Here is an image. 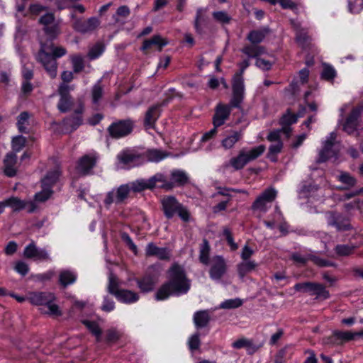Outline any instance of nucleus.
<instances>
[{"label": "nucleus", "instance_id": "1", "mask_svg": "<svg viewBox=\"0 0 363 363\" xmlns=\"http://www.w3.org/2000/svg\"><path fill=\"white\" fill-rule=\"evenodd\" d=\"M169 281L161 286L155 294L157 301H163L170 296H179L190 289L191 281L186 277L184 267L174 264L168 270Z\"/></svg>", "mask_w": 363, "mask_h": 363}, {"label": "nucleus", "instance_id": "2", "mask_svg": "<svg viewBox=\"0 0 363 363\" xmlns=\"http://www.w3.org/2000/svg\"><path fill=\"white\" fill-rule=\"evenodd\" d=\"M67 54V50L62 46H55L52 43L50 45L41 44L37 56L38 60L42 64L45 69L52 79L57 76V58L62 57Z\"/></svg>", "mask_w": 363, "mask_h": 363}, {"label": "nucleus", "instance_id": "3", "mask_svg": "<svg viewBox=\"0 0 363 363\" xmlns=\"http://www.w3.org/2000/svg\"><path fill=\"white\" fill-rule=\"evenodd\" d=\"M27 300L35 306H39L43 313L59 316L62 313L59 306L54 303L55 296L48 291H35L28 294Z\"/></svg>", "mask_w": 363, "mask_h": 363}, {"label": "nucleus", "instance_id": "4", "mask_svg": "<svg viewBox=\"0 0 363 363\" xmlns=\"http://www.w3.org/2000/svg\"><path fill=\"white\" fill-rule=\"evenodd\" d=\"M240 67L239 72H237L233 77V97L231 104L235 107H239L244 99L245 85L242 74L245 70L250 66L249 59L242 60L238 64Z\"/></svg>", "mask_w": 363, "mask_h": 363}, {"label": "nucleus", "instance_id": "5", "mask_svg": "<svg viewBox=\"0 0 363 363\" xmlns=\"http://www.w3.org/2000/svg\"><path fill=\"white\" fill-rule=\"evenodd\" d=\"M161 203L167 218L170 219L177 214L183 221H189L190 215L188 210L174 196L163 197Z\"/></svg>", "mask_w": 363, "mask_h": 363}, {"label": "nucleus", "instance_id": "6", "mask_svg": "<svg viewBox=\"0 0 363 363\" xmlns=\"http://www.w3.org/2000/svg\"><path fill=\"white\" fill-rule=\"evenodd\" d=\"M266 150L264 145H258L250 150L242 149L236 157L230 160V164L235 170L242 169L247 163L258 158Z\"/></svg>", "mask_w": 363, "mask_h": 363}, {"label": "nucleus", "instance_id": "7", "mask_svg": "<svg viewBox=\"0 0 363 363\" xmlns=\"http://www.w3.org/2000/svg\"><path fill=\"white\" fill-rule=\"evenodd\" d=\"M108 291L121 302L133 303L139 299V295L130 290L118 289V279L113 273L108 276Z\"/></svg>", "mask_w": 363, "mask_h": 363}, {"label": "nucleus", "instance_id": "8", "mask_svg": "<svg viewBox=\"0 0 363 363\" xmlns=\"http://www.w3.org/2000/svg\"><path fill=\"white\" fill-rule=\"evenodd\" d=\"M130 195L127 184H121L107 192L104 199L105 206L108 208L112 204L121 205L125 203Z\"/></svg>", "mask_w": 363, "mask_h": 363}, {"label": "nucleus", "instance_id": "9", "mask_svg": "<svg viewBox=\"0 0 363 363\" xmlns=\"http://www.w3.org/2000/svg\"><path fill=\"white\" fill-rule=\"evenodd\" d=\"M118 167L129 169L145 163L143 154H139L133 150H125L117 155Z\"/></svg>", "mask_w": 363, "mask_h": 363}, {"label": "nucleus", "instance_id": "10", "mask_svg": "<svg viewBox=\"0 0 363 363\" xmlns=\"http://www.w3.org/2000/svg\"><path fill=\"white\" fill-rule=\"evenodd\" d=\"M294 289L303 293H308L311 296H316L317 298L327 299L330 296L329 291H327L323 284L314 282H302L295 284Z\"/></svg>", "mask_w": 363, "mask_h": 363}, {"label": "nucleus", "instance_id": "11", "mask_svg": "<svg viewBox=\"0 0 363 363\" xmlns=\"http://www.w3.org/2000/svg\"><path fill=\"white\" fill-rule=\"evenodd\" d=\"M277 195V191L274 188L270 187L265 189L253 202L252 209L266 213L275 200Z\"/></svg>", "mask_w": 363, "mask_h": 363}, {"label": "nucleus", "instance_id": "12", "mask_svg": "<svg viewBox=\"0 0 363 363\" xmlns=\"http://www.w3.org/2000/svg\"><path fill=\"white\" fill-rule=\"evenodd\" d=\"M39 23L43 26L45 33L51 39L55 38L60 33L59 23L55 21L52 13H46L39 18Z\"/></svg>", "mask_w": 363, "mask_h": 363}, {"label": "nucleus", "instance_id": "13", "mask_svg": "<svg viewBox=\"0 0 363 363\" xmlns=\"http://www.w3.org/2000/svg\"><path fill=\"white\" fill-rule=\"evenodd\" d=\"M209 277L213 281H219L227 272L225 259L220 255L212 257L210 262Z\"/></svg>", "mask_w": 363, "mask_h": 363}, {"label": "nucleus", "instance_id": "14", "mask_svg": "<svg viewBox=\"0 0 363 363\" xmlns=\"http://www.w3.org/2000/svg\"><path fill=\"white\" fill-rule=\"evenodd\" d=\"M133 128V122L130 120H121L113 123L108 128L109 134L115 138H120L130 134Z\"/></svg>", "mask_w": 363, "mask_h": 363}, {"label": "nucleus", "instance_id": "15", "mask_svg": "<svg viewBox=\"0 0 363 363\" xmlns=\"http://www.w3.org/2000/svg\"><path fill=\"white\" fill-rule=\"evenodd\" d=\"M71 18L74 20L72 28L77 32L81 33H87L94 30L100 24L99 20L96 17H91L86 21L76 18L74 13L71 14Z\"/></svg>", "mask_w": 363, "mask_h": 363}, {"label": "nucleus", "instance_id": "16", "mask_svg": "<svg viewBox=\"0 0 363 363\" xmlns=\"http://www.w3.org/2000/svg\"><path fill=\"white\" fill-rule=\"evenodd\" d=\"M98 156L95 152L84 155L77 162V172L82 175H87L91 174L92 169L96 164Z\"/></svg>", "mask_w": 363, "mask_h": 363}, {"label": "nucleus", "instance_id": "17", "mask_svg": "<svg viewBox=\"0 0 363 363\" xmlns=\"http://www.w3.org/2000/svg\"><path fill=\"white\" fill-rule=\"evenodd\" d=\"M72 89H73V88L66 84H60L59 86L58 93L60 96V99L57 104V108L61 112H67L72 106V101L69 94V91Z\"/></svg>", "mask_w": 363, "mask_h": 363}, {"label": "nucleus", "instance_id": "18", "mask_svg": "<svg viewBox=\"0 0 363 363\" xmlns=\"http://www.w3.org/2000/svg\"><path fill=\"white\" fill-rule=\"evenodd\" d=\"M6 206L12 208L13 211H19L27 208L29 213H33L37 206L34 201L21 200L18 197L11 196L5 199Z\"/></svg>", "mask_w": 363, "mask_h": 363}, {"label": "nucleus", "instance_id": "19", "mask_svg": "<svg viewBox=\"0 0 363 363\" xmlns=\"http://www.w3.org/2000/svg\"><path fill=\"white\" fill-rule=\"evenodd\" d=\"M188 175L184 171L174 169L171 172L170 181L162 184L161 187L166 190H171L175 186H184L188 182Z\"/></svg>", "mask_w": 363, "mask_h": 363}, {"label": "nucleus", "instance_id": "20", "mask_svg": "<svg viewBox=\"0 0 363 363\" xmlns=\"http://www.w3.org/2000/svg\"><path fill=\"white\" fill-rule=\"evenodd\" d=\"M337 134L335 132H331L327 137L326 140L323 143V147L319 152L318 162H323L328 158L335 155V152L332 150L336 140Z\"/></svg>", "mask_w": 363, "mask_h": 363}, {"label": "nucleus", "instance_id": "21", "mask_svg": "<svg viewBox=\"0 0 363 363\" xmlns=\"http://www.w3.org/2000/svg\"><path fill=\"white\" fill-rule=\"evenodd\" d=\"M23 255L26 258L34 259L38 261L49 260L50 259L48 252L45 249L37 247L34 242H30L25 247Z\"/></svg>", "mask_w": 363, "mask_h": 363}, {"label": "nucleus", "instance_id": "22", "mask_svg": "<svg viewBox=\"0 0 363 363\" xmlns=\"http://www.w3.org/2000/svg\"><path fill=\"white\" fill-rule=\"evenodd\" d=\"M326 218L328 225L335 228L338 231H345L350 228L348 220L339 213L330 212Z\"/></svg>", "mask_w": 363, "mask_h": 363}, {"label": "nucleus", "instance_id": "23", "mask_svg": "<svg viewBox=\"0 0 363 363\" xmlns=\"http://www.w3.org/2000/svg\"><path fill=\"white\" fill-rule=\"evenodd\" d=\"M292 259L299 264H304L308 260H311L314 264L319 267H335L336 264L328 260L320 258L318 256L308 255L306 256L301 255L298 253H294L291 256Z\"/></svg>", "mask_w": 363, "mask_h": 363}, {"label": "nucleus", "instance_id": "24", "mask_svg": "<svg viewBox=\"0 0 363 363\" xmlns=\"http://www.w3.org/2000/svg\"><path fill=\"white\" fill-rule=\"evenodd\" d=\"M363 112V106L354 108L343 124V130L348 134L354 133L358 125V118Z\"/></svg>", "mask_w": 363, "mask_h": 363}, {"label": "nucleus", "instance_id": "25", "mask_svg": "<svg viewBox=\"0 0 363 363\" xmlns=\"http://www.w3.org/2000/svg\"><path fill=\"white\" fill-rule=\"evenodd\" d=\"M234 107L230 104V106L218 104L216 109V113L213 118V123L216 128H218L223 124H224L225 121L228 118L231 108Z\"/></svg>", "mask_w": 363, "mask_h": 363}, {"label": "nucleus", "instance_id": "26", "mask_svg": "<svg viewBox=\"0 0 363 363\" xmlns=\"http://www.w3.org/2000/svg\"><path fill=\"white\" fill-rule=\"evenodd\" d=\"M147 256H155L161 260H168L170 258V251L167 247H159L153 242H150L145 248Z\"/></svg>", "mask_w": 363, "mask_h": 363}, {"label": "nucleus", "instance_id": "27", "mask_svg": "<svg viewBox=\"0 0 363 363\" xmlns=\"http://www.w3.org/2000/svg\"><path fill=\"white\" fill-rule=\"evenodd\" d=\"M17 156L16 153L9 152L4 159V173L9 177H13L17 172Z\"/></svg>", "mask_w": 363, "mask_h": 363}, {"label": "nucleus", "instance_id": "28", "mask_svg": "<svg viewBox=\"0 0 363 363\" xmlns=\"http://www.w3.org/2000/svg\"><path fill=\"white\" fill-rule=\"evenodd\" d=\"M161 105H153L148 108L145 113L144 125L146 128H153L155 123L161 114Z\"/></svg>", "mask_w": 363, "mask_h": 363}, {"label": "nucleus", "instance_id": "29", "mask_svg": "<svg viewBox=\"0 0 363 363\" xmlns=\"http://www.w3.org/2000/svg\"><path fill=\"white\" fill-rule=\"evenodd\" d=\"M84 111V105L80 103L79 107L75 109L74 115L67 118L64 121L66 127L70 128L71 130L77 129L82 124V113Z\"/></svg>", "mask_w": 363, "mask_h": 363}, {"label": "nucleus", "instance_id": "30", "mask_svg": "<svg viewBox=\"0 0 363 363\" xmlns=\"http://www.w3.org/2000/svg\"><path fill=\"white\" fill-rule=\"evenodd\" d=\"M363 335V332L353 333L350 331H340L335 330L333 333L332 338L333 342L337 345L342 344L345 342H348L354 340L357 337Z\"/></svg>", "mask_w": 363, "mask_h": 363}, {"label": "nucleus", "instance_id": "31", "mask_svg": "<svg viewBox=\"0 0 363 363\" xmlns=\"http://www.w3.org/2000/svg\"><path fill=\"white\" fill-rule=\"evenodd\" d=\"M168 44L167 39L163 38L160 35H155L151 38L144 40L141 50L145 51L150 49L152 46H156L159 51H161L162 48Z\"/></svg>", "mask_w": 363, "mask_h": 363}, {"label": "nucleus", "instance_id": "32", "mask_svg": "<svg viewBox=\"0 0 363 363\" xmlns=\"http://www.w3.org/2000/svg\"><path fill=\"white\" fill-rule=\"evenodd\" d=\"M242 133L241 131L232 130L221 140V145L225 150H230L242 139Z\"/></svg>", "mask_w": 363, "mask_h": 363}, {"label": "nucleus", "instance_id": "33", "mask_svg": "<svg viewBox=\"0 0 363 363\" xmlns=\"http://www.w3.org/2000/svg\"><path fill=\"white\" fill-rule=\"evenodd\" d=\"M241 52L245 55L248 59L257 58L260 55H264L266 52L265 48L263 46H260L256 44H251L245 45L242 49Z\"/></svg>", "mask_w": 363, "mask_h": 363}, {"label": "nucleus", "instance_id": "34", "mask_svg": "<svg viewBox=\"0 0 363 363\" xmlns=\"http://www.w3.org/2000/svg\"><path fill=\"white\" fill-rule=\"evenodd\" d=\"M77 279V274L71 269H62L59 273V282L63 287L73 284Z\"/></svg>", "mask_w": 363, "mask_h": 363}, {"label": "nucleus", "instance_id": "35", "mask_svg": "<svg viewBox=\"0 0 363 363\" xmlns=\"http://www.w3.org/2000/svg\"><path fill=\"white\" fill-rule=\"evenodd\" d=\"M60 174L61 171L58 167H55L53 170L48 172L46 175L41 179L43 186L52 189L53 185L59 180Z\"/></svg>", "mask_w": 363, "mask_h": 363}, {"label": "nucleus", "instance_id": "36", "mask_svg": "<svg viewBox=\"0 0 363 363\" xmlns=\"http://www.w3.org/2000/svg\"><path fill=\"white\" fill-rule=\"evenodd\" d=\"M210 315L208 310L199 311L194 313L193 320L196 328H202L208 325L210 321Z\"/></svg>", "mask_w": 363, "mask_h": 363}, {"label": "nucleus", "instance_id": "37", "mask_svg": "<svg viewBox=\"0 0 363 363\" xmlns=\"http://www.w3.org/2000/svg\"><path fill=\"white\" fill-rule=\"evenodd\" d=\"M143 156L145 160V162H159L165 159L168 156V154L161 150L150 149L148 150L145 153L143 154Z\"/></svg>", "mask_w": 363, "mask_h": 363}, {"label": "nucleus", "instance_id": "38", "mask_svg": "<svg viewBox=\"0 0 363 363\" xmlns=\"http://www.w3.org/2000/svg\"><path fill=\"white\" fill-rule=\"evenodd\" d=\"M291 24L296 31V39L297 43L303 48H304L309 40L307 31L301 28L298 22L291 21Z\"/></svg>", "mask_w": 363, "mask_h": 363}, {"label": "nucleus", "instance_id": "39", "mask_svg": "<svg viewBox=\"0 0 363 363\" xmlns=\"http://www.w3.org/2000/svg\"><path fill=\"white\" fill-rule=\"evenodd\" d=\"M269 33L268 28H264L260 30H254L249 33L247 39L252 44L258 45L265 38Z\"/></svg>", "mask_w": 363, "mask_h": 363}, {"label": "nucleus", "instance_id": "40", "mask_svg": "<svg viewBox=\"0 0 363 363\" xmlns=\"http://www.w3.org/2000/svg\"><path fill=\"white\" fill-rule=\"evenodd\" d=\"M257 264L253 260L242 261L237 265V271L241 279L252 270L255 269Z\"/></svg>", "mask_w": 363, "mask_h": 363}, {"label": "nucleus", "instance_id": "41", "mask_svg": "<svg viewBox=\"0 0 363 363\" xmlns=\"http://www.w3.org/2000/svg\"><path fill=\"white\" fill-rule=\"evenodd\" d=\"M309 77V70L308 68H303L298 72L299 82L293 81L290 84V89H291L292 94H295L298 90V83L304 84L308 82Z\"/></svg>", "mask_w": 363, "mask_h": 363}, {"label": "nucleus", "instance_id": "42", "mask_svg": "<svg viewBox=\"0 0 363 363\" xmlns=\"http://www.w3.org/2000/svg\"><path fill=\"white\" fill-rule=\"evenodd\" d=\"M126 184L129 187L130 193L131 191L140 192L145 189H151L148 179H137L136 181Z\"/></svg>", "mask_w": 363, "mask_h": 363}, {"label": "nucleus", "instance_id": "43", "mask_svg": "<svg viewBox=\"0 0 363 363\" xmlns=\"http://www.w3.org/2000/svg\"><path fill=\"white\" fill-rule=\"evenodd\" d=\"M156 282L157 280L155 278L146 276L138 281V286L142 291L148 292L154 289Z\"/></svg>", "mask_w": 363, "mask_h": 363}, {"label": "nucleus", "instance_id": "44", "mask_svg": "<svg viewBox=\"0 0 363 363\" xmlns=\"http://www.w3.org/2000/svg\"><path fill=\"white\" fill-rule=\"evenodd\" d=\"M356 247V245L352 244L337 245L335 247V252L338 256L346 257L352 255Z\"/></svg>", "mask_w": 363, "mask_h": 363}, {"label": "nucleus", "instance_id": "45", "mask_svg": "<svg viewBox=\"0 0 363 363\" xmlns=\"http://www.w3.org/2000/svg\"><path fill=\"white\" fill-rule=\"evenodd\" d=\"M206 9L204 8H199L196 11V14L194 21V27L197 33H201L203 32L202 24L205 22Z\"/></svg>", "mask_w": 363, "mask_h": 363}, {"label": "nucleus", "instance_id": "46", "mask_svg": "<svg viewBox=\"0 0 363 363\" xmlns=\"http://www.w3.org/2000/svg\"><path fill=\"white\" fill-rule=\"evenodd\" d=\"M283 148V143L282 142H277L272 143L269 147V151L267 153V158L272 162H277V155L281 152Z\"/></svg>", "mask_w": 363, "mask_h": 363}, {"label": "nucleus", "instance_id": "47", "mask_svg": "<svg viewBox=\"0 0 363 363\" xmlns=\"http://www.w3.org/2000/svg\"><path fill=\"white\" fill-rule=\"evenodd\" d=\"M210 246L207 240L204 239L200 247L199 260L203 264L209 263Z\"/></svg>", "mask_w": 363, "mask_h": 363}, {"label": "nucleus", "instance_id": "48", "mask_svg": "<svg viewBox=\"0 0 363 363\" xmlns=\"http://www.w3.org/2000/svg\"><path fill=\"white\" fill-rule=\"evenodd\" d=\"M72 64L73 72L79 73L84 68V58L80 55H74L69 57Z\"/></svg>", "mask_w": 363, "mask_h": 363}, {"label": "nucleus", "instance_id": "49", "mask_svg": "<svg viewBox=\"0 0 363 363\" xmlns=\"http://www.w3.org/2000/svg\"><path fill=\"white\" fill-rule=\"evenodd\" d=\"M29 114L26 111L22 112L18 117L17 127L21 133H28L27 125L28 124Z\"/></svg>", "mask_w": 363, "mask_h": 363}, {"label": "nucleus", "instance_id": "50", "mask_svg": "<svg viewBox=\"0 0 363 363\" xmlns=\"http://www.w3.org/2000/svg\"><path fill=\"white\" fill-rule=\"evenodd\" d=\"M318 190V187L313 184H303L300 191L299 195L301 197L310 198L315 195V193Z\"/></svg>", "mask_w": 363, "mask_h": 363}, {"label": "nucleus", "instance_id": "51", "mask_svg": "<svg viewBox=\"0 0 363 363\" xmlns=\"http://www.w3.org/2000/svg\"><path fill=\"white\" fill-rule=\"evenodd\" d=\"M83 323L90 330V332L96 337L97 342L101 340V330L97 323L90 320H84Z\"/></svg>", "mask_w": 363, "mask_h": 363}, {"label": "nucleus", "instance_id": "52", "mask_svg": "<svg viewBox=\"0 0 363 363\" xmlns=\"http://www.w3.org/2000/svg\"><path fill=\"white\" fill-rule=\"evenodd\" d=\"M123 333L116 328H110L106 331V342L108 343H113L118 340Z\"/></svg>", "mask_w": 363, "mask_h": 363}, {"label": "nucleus", "instance_id": "53", "mask_svg": "<svg viewBox=\"0 0 363 363\" xmlns=\"http://www.w3.org/2000/svg\"><path fill=\"white\" fill-rule=\"evenodd\" d=\"M281 131H284L286 134H289L291 130L289 127H283L281 129L272 131L267 135V140L272 143L281 142V140H280V134Z\"/></svg>", "mask_w": 363, "mask_h": 363}, {"label": "nucleus", "instance_id": "54", "mask_svg": "<svg viewBox=\"0 0 363 363\" xmlns=\"http://www.w3.org/2000/svg\"><path fill=\"white\" fill-rule=\"evenodd\" d=\"M26 138L22 135H18L12 140V150L13 153L20 152L26 145Z\"/></svg>", "mask_w": 363, "mask_h": 363}, {"label": "nucleus", "instance_id": "55", "mask_svg": "<svg viewBox=\"0 0 363 363\" xmlns=\"http://www.w3.org/2000/svg\"><path fill=\"white\" fill-rule=\"evenodd\" d=\"M336 76V71L333 67L328 64L323 65L321 77L325 80H332Z\"/></svg>", "mask_w": 363, "mask_h": 363}, {"label": "nucleus", "instance_id": "56", "mask_svg": "<svg viewBox=\"0 0 363 363\" xmlns=\"http://www.w3.org/2000/svg\"><path fill=\"white\" fill-rule=\"evenodd\" d=\"M52 194V190L47 186L42 185V191L36 193L35 195V200L39 202H44L47 201Z\"/></svg>", "mask_w": 363, "mask_h": 363}, {"label": "nucleus", "instance_id": "57", "mask_svg": "<svg viewBox=\"0 0 363 363\" xmlns=\"http://www.w3.org/2000/svg\"><path fill=\"white\" fill-rule=\"evenodd\" d=\"M103 96V88L100 84V82H98L94 85L91 89L92 102L95 104H98L99 101Z\"/></svg>", "mask_w": 363, "mask_h": 363}, {"label": "nucleus", "instance_id": "58", "mask_svg": "<svg viewBox=\"0 0 363 363\" xmlns=\"http://www.w3.org/2000/svg\"><path fill=\"white\" fill-rule=\"evenodd\" d=\"M104 51V47L101 44H96L93 46L88 52V57L90 60L98 58Z\"/></svg>", "mask_w": 363, "mask_h": 363}, {"label": "nucleus", "instance_id": "59", "mask_svg": "<svg viewBox=\"0 0 363 363\" xmlns=\"http://www.w3.org/2000/svg\"><path fill=\"white\" fill-rule=\"evenodd\" d=\"M338 179L342 183L347 185V187L353 186L356 184V179L347 172H341L338 176Z\"/></svg>", "mask_w": 363, "mask_h": 363}, {"label": "nucleus", "instance_id": "60", "mask_svg": "<svg viewBox=\"0 0 363 363\" xmlns=\"http://www.w3.org/2000/svg\"><path fill=\"white\" fill-rule=\"evenodd\" d=\"M350 13H358L363 9V0H348Z\"/></svg>", "mask_w": 363, "mask_h": 363}, {"label": "nucleus", "instance_id": "61", "mask_svg": "<svg viewBox=\"0 0 363 363\" xmlns=\"http://www.w3.org/2000/svg\"><path fill=\"white\" fill-rule=\"evenodd\" d=\"M200 345L201 341L199 333H196L189 337L188 340V346L191 351L198 350L200 347Z\"/></svg>", "mask_w": 363, "mask_h": 363}, {"label": "nucleus", "instance_id": "62", "mask_svg": "<svg viewBox=\"0 0 363 363\" xmlns=\"http://www.w3.org/2000/svg\"><path fill=\"white\" fill-rule=\"evenodd\" d=\"M149 184L151 186V189H153L157 182H161L162 184L164 183H168V181L166 179L165 176L162 173H157L150 178L148 179Z\"/></svg>", "mask_w": 363, "mask_h": 363}, {"label": "nucleus", "instance_id": "63", "mask_svg": "<svg viewBox=\"0 0 363 363\" xmlns=\"http://www.w3.org/2000/svg\"><path fill=\"white\" fill-rule=\"evenodd\" d=\"M223 235L225 237V239L230 247V250L232 251H235L238 248V245L235 242L231 231L229 228H225L223 229Z\"/></svg>", "mask_w": 363, "mask_h": 363}, {"label": "nucleus", "instance_id": "64", "mask_svg": "<svg viewBox=\"0 0 363 363\" xmlns=\"http://www.w3.org/2000/svg\"><path fill=\"white\" fill-rule=\"evenodd\" d=\"M213 16L216 21L221 23H228L230 21V17L225 11H215Z\"/></svg>", "mask_w": 363, "mask_h": 363}]
</instances>
